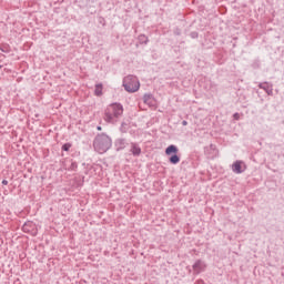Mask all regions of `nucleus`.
Returning a JSON list of instances; mask_svg holds the SVG:
<instances>
[{"label": "nucleus", "mask_w": 284, "mask_h": 284, "mask_svg": "<svg viewBox=\"0 0 284 284\" xmlns=\"http://www.w3.org/2000/svg\"><path fill=\"white\" fill-rule=\"evenodd\" d=\"M234 119L236 120V121H239V119H241V116L239 115V113H234Z\"/></svg>", "instance_id": "a211bd4d"}, {"label": "nucleus", "mask_w": 284, "mask_h": 284, "mask_svg": "<svg viewBox=\"0 0 284 284\" xmlns=\"http://www.w3.org/2000/svg\"><path fill=\"white\" fill-rule=\"evenodd\" d=\"M130 152L133 154V156H141V146L132 142Z\"/></svg>", "instance_id": "9d476101"}, {"label": "nucleus", "mask_w": 284, "mask_h": 284, "mask_svg": "<svg viewBox=\"0 0 284 284\" xmlns=\"http://www.w3.org/2000/svg\"><path fill=\"white\" fill-rule=\"evenodd\" d=\"M143 102L149 105V108L154 106V97L151 93L143 95Z\"/></svg>", "instance_id": "6e6552de"}, {"label": "nucleus", "mask_w": 284, "mask_h": 284, "mask_svg": "<svg viewBox=\"0 0 284 284\" xmlns=\"http://www.w3.org/2000/svg\"><path fill=\"white\" fill-rule=\"evenodd\" d=\"M123 88L126 92H139V89L141 88V83L139 82V78L135 75H126L123 79Z\"/></svg>", "instance_id": "7ed1b4c3"}, {"label": "nucleus", "mask_w": 284, "mask_h": 284, "mask_svg": "<svg viewBox=\"0 0 284 284\" xmlns=\"http://www.w3.org/2000/svg\"><path fill=\"white\" fill-rule=\"evenodd\" d=\"M93 148L99 154H105L112 148V138L105 133L98 134L93 140Z\"/></svg>", "instance_id": "f257e3e1"}, {"label": "nucleus", "mask_w": 284, "mask_h": 284, "mask_svg": "<svg viewBox=\"0 0 284 284\" xmlns=\"http://www.w3.org/2000/svg\"><path fill=\"white\" fill-rule=\"evenodd\" d=\"M2 185H8V180H2Z\"/></svg>", "instance_id": "6ab92c4d"}, {"label": "nucleus", "mask_w": 284, "mask_h": 284, "mask_svg": "<svg viewBox=\"0 0 284 284\" xmlns=\"http://www.w3.org/2000/svg\"><path fill=\"white\" fill-rule=\"evenodd\" d=\"M182 125H187V121L183 120Z\"/></svg>", "instance_id": "aec40b11"}, {"label": "nucleus", "mask_w": 284, "mask_h": 284, "mask_svg": "<svg viewBox=\"0 0 284 284\" xmlns=\"http://www.w3.org/2000/svg\"><path fill=\"white\" fill-rule=\"evenodd\" d=\"M258 88L261 90H264L266 92V94H268V97H272L274 94V90L272 89V87H270V84L267 82H261L258 84Z\"/></svg>", "instance_id": "0eeeda50"}, {"label": "nucleus", "mask_w": 284, "mask_h": 284, "mask_svg": "<svg viewBox=\"0 0 284 284\" xmlns=\"http://www.w3.org/2000/svg\"><path fill=\"white\" fill-rule=\"evenodd\" d=\"M138 41H139V43H141V44L148 45V43H149L150 40L146 38L145 34H140V36L138 37Z\"/></svg>", "instance_id": "4468645a"}, {"label": "nucleus", "mask_w": 284, "mask_h": 284, "mask_svg": "<svg viewBox=\"0 0 284 284\" xmlns=\"http://www.w3.org/2000/svg\"><path fill=\"white\" fill-rule=\"evenodd\" d=\"M166 156H172V154H179V148L174 144L169 145L165 149Z\"/></svg>", "instance_id": "1a4fd4ad"}, {"label": "nucleus", "mask_w": 284, "mask_h": 284, "mask_svg": "<svg viewBox=\"0 0 284 284\" xmlns=\"http://www.w3.org/2000/svg\"><path fill=\"white\" fill-rule=\"evenodd\" d=\"M169 163L172 165H178V163H181V156H179L176 153H173L169 159Z\"/></svg>", "instance_id": "f8f14e48"}, {"label": "nucleus", "mask_w": 284, "mask_h": 284, "mask_svg": "<svg viewBox=\"0 0 284 284\" xmlns=\"http://www.w3.org/2000/svg\"><path fill=\"white\" fill-rule=\"evenodd\" d=\"M94 94L95 97H101L103 94V84H95Z\"/></svg>", "instance_id": "ddd939ff"}, {"label": "nucleus", "mask_w": 284, "mask_h": 284, "mask_svg": "<svg viewBox=\"0 0 284 284\" xmlns=\"http://www.w3.org/2000/svg\"><path fill=\"white\" fill-rule=\"evenodd\" d=\"M116 152H121V150H125L128 148V140L123 138H119L114 142Z\"/></svg>", "instance_id": "39448f33"}, {"label": "nucleus", "mask_w": 284, "mask_h": 284, "mask_svg": "<svg viewBox=\"0 0 284 284\" xmlns=\"http://www.w3.org/2000/svg\"><path fill=\"white\" fill-rule=\"evenodd\" d=\"M191 38L199 39V32H196V31L191 32Z\"/></svg>", "instance_id": "dca6fc26"}, {"label": "nucleus", "mask_w": 284, "mask_h": 284, "mask_svg": "<svg viewBox=\"0 0 284 284\" xmlns=\"http://www.w3.org/2000/svg\"><path fill=\"white\" fill-rule=\"evenodd\" d=\"M243 162L242 161H235L232 165V170L235 174H243V172H245V170H243Z\"/></svg>", "instance_id": "423d86ee"}, {"label": "nucleus", "mask_w": 284, "mask_h": 284, "mask_svg": "<svg viewBox=\"0 0 284 284\" xmlns=\"http://www.w3.org/2000/svg\"><path fill=\"white\" fill-rule=\"evenodd\" d=\"M97 130H99V132H101L102 128L101 126H97Z\"/></svg>", "instance_id": "412c9836"}, {"label": "nucleus", "mask_w": 284, "mask_h": 284, "mask_svg": "<svg viewBox=\"0 0 284 284\" xmlns=\"http://www.w3.org/2000/svg\"><path fill=\"white\" fill-rule=\"evenodd\" d=\"M70 148H72V144L71 143H64L62 145V151L63 152H70Z\"/></svg>", "instance_id": "2eb2a0df"}, {"label": "nucleus", "mask_w": 284, "mask_h": 284, "mask_svg": "<svg viewBox=\"0 0 284 284\" xmlns=\"http://www.w3.org/2000/svg\"><path fill=\"white\" fill-rule=\"evenodd\" d=\"M34 230V222H26L22 226V232H26L27 234H30Z\"/></svg>", "instance_id": "9b49d317"}, {"label": "nucleus", "mask_w": 284, "mask_h": 284, "mask_svg": "<svg viewBox=\"0 0 284 284\" xmlns=\"http://www.w3.org/2000/svg\"><path fill=\"white\" fill-rule=\"evenodd\" d=\"M205 262H203L202 260H197L193 264V272L194 274H201V272H205Z\"/></svg>", "instance_id": "20e7f679"}, {"label": "nucleus", "mask_w": 284, "mask_h": 284, "mask_svg": "<svg viewBox=\"0 0 284 284\" xmlns=\"http://www.w3.org/2000/svg\"><path fill=\"white\" fill-rule=\"evenodd\" d=\"M123 114V105L121 103H112L104 111V121L106 123H116V119Z\"/></svg>", "instance_id": "f03ea898"}, {"label": "nucleus", "mask_w": 284, "mask_h": 284, "mask_svg": "<svg viewBox=\"0 0 284 284\" xmlns=\"http://www.w3.org/2000/svg\"><path fill=\"white\" fill-rule=\"evenodd\" d=\"M79 168V164H77V162H72L70 170H77Z\"/></svg>", "instance_id": "f3484780"}]
</instances>
